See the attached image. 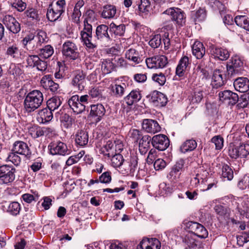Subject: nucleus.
Wrapping results in <instances>:
<instances>
[{"mask_svg": "<svg viewBox=\"0 0 249 249\" xmlns=\"http://www.w3.org/2000/svg\"><path fill=\"white\" fill-rule=\"evenodd\" d=\"M61 125L66 128H68L72 125V119L67 114H64L60 117Z\"/></svg>", "mask_w": 249, "mask_h": 249, "instance_id": "4d7b16f0", "label": "nucleus"}, {"mask_svg": "<svg viewBox=\"0 0 249 249\" xmlns=\"http://www.w3.org/2000/svg\"><path fill=\"white\" fill-rule=\"evenodd\" d=\"M106 113V109L101 104L91 105L89 117L95 123L99 122L103 118Z\"/></svg>", "mask_w": 249, "mask_h": 249, "instance_id": "f8f14e48", "label": "nucleus"}, {"mask_svg": "<svg viewBox=\"0 0 249 249\" xmlns=\"http://www.w3.org/2000/svg\"><path fill=\"white\" fill-rule=\"evenodd\" d=\"M62 53L67 57L76 60L79 57L78 47L76 44L70 40L65 41L62 46Z\"/></svg>", "mask_w": 249, "mask_h": 249, "instance_id": "6e6552de", "label": "nucleus"}, {"mask_svg": "<svg viewBox=\"0 0 249 249\" xmlns=\"http://www.w3.org/2000/svg\"><path fill=\"white\" fill-rule=\"evenodd\" d=\"M99 180L101 183H108L111 180V173L109 171L104 172L99 178Z\"/></svg>", "mask_w": 249, "mask_h": 249, "instance_id": "774afa93", "label": "nucleus"}, {"mask_svg": "<svg viewBox=\"0 0 249 249\" xmlns=\"http://www.w3.org/2000/svg\"><path fill=\"white\" fill-rule=\"evenodd\" d=\"M109 26L105 24H101L97 26L95 32V37L100 42L109 43L112 38L109 36L108 31Z\"/></svg>", "mask_w": 249, "mask_h": 249, "instance_id": "4468645a", "label": "nucleus"}, {"mask_svg": "<svg viewBox=\"0 0 249 249\" xmlns=\"http://www.w3.org/2000/svg\"><path fill=\"white\" fill-rule=\"evenodd\" d=\"M151 144L155 149L163 151L169 146V140L165 135H156L151 139Z\"/></svg>", "mask_w": 249, "mask_h": 249, "instance_id": "9b49d317", "label": "nucleus"}, {"mask_svg": "<svg viewBox=\"0 0 249 249\" xmlns=\"http://www.w3.org/2000/svg\"><path fill=\"white\" fill-rule=\"evenodd\" d=\"M185 224L186 227L191 232V234H194L196 235L197 237L202 238V235L200 234L202 231V225L193 221L187 222Z\"/></svg>", "mask_w": 249, "mask_h": 249, "instance_id": "c756f323", "label": "nucleus"}, {"mask_svg": "<svg viewBox=\"0 0 249 249\" xmlns=\"http://www.w3.org/2000/svg\"><path fill=\"white\" fill-rule=\"evenodd\" d=\"M5 54L8 57L17 60L20 58L21 52L18 45L14 44L7 47Z\"/></svg>", "mask_w": 249, "mask_h": 249, "instance_id": "2f4dec72", "label": "nucleus"}, {"mask_svg": "<svg viewBox=\"0 0 249 249\" xmlns=\"http://www.w3.org/2000/svg\"><path fill=\"white\" fill-rule=\"evenodd\" d=\"M143 130L147 133L155 134L160 130V126L158 123L152 119H144L142 123Z\"/></svg>", "mask_w": 249, "mask_h": 249, "instance_id": "4be33fe9", "label": "nucleus"}, {"mask_svg": "<svg viewBox=\"0 0 249 249\" xmlns=\"http://www.w3.org/2000/svg\"><path fill=\"white\" fill-rule=\"evenodd\" d=\"M139 10L141 13H146L149 11L150 2L149 0H141L138 3Z\"/></svg>", "mask_w": 249, "mask_h": 249, "instance_id": "69168bd1", "label": "nucleus"}, {"mask_svg": "<svg viewBox=\"0 0 249 249\" xmlns=\"http://www.w3.org/2000/svg\"><path fill=\"white\" fill-rule=\"evenodd\" d=\"M113 145L114 144L112 142L108 141L107 144L101 148V153L107 157H111L113 154Z\"/></svg>", "mask_w": 249, "mask_h": 249, "instance_id": "8fccbe9b", "label": "nucleus"}, {"mask_svg": "<svg viewBox=\"0 0 249 249\" xmlns=\"http://www.w3.org/2000/svg\"><path fill=\"white\" fill-rule=\"evenodd\" d=\"M84 154L85 151H81L77 155L71 156L66 161V164L68 166H71L74 163L77 162L84 155Z\"/></svg>", "mask_w": 249, "mask_h": 249, "instance_id": "13d9d810", "label": "nucleus"}, {"mask_svg": "<svg viewBox=\"0 0 249 249\" xmlns=\"http://www.w3.org/2000/svg\"><path fill=\"white\" fill-rule=\"evenodd\" d=\"M127 85L124 82H118L111 84L108 89L110 90L111 94L116 98L122 97L127 87Z\"/></svg>", "mask_w": 249, "mask_h": 249, "instance_id": "412c9836", "label": "nucleus"}, {"mask_svg": "<svg viewBox=\"0 0 249 249\" xmlns=\"http://www.w3.org/2000/svg\"><path fill=\"white\" fill-rule=\"evenodd\" d=\"M12 151L28 158L31 155V151L28 144L21 141H17L14 143Z\"/></svg>", "mask_w": 249, "mask_h": 249, "instance_id": "6ab92c4d", "label": "nucleus"}, {"mask_svg": "<svg viewBox=\"0 0 249 249\" xmlns=\"http://www.w3.org/2000/svg\"><path fill=\"white\" fill-rule=\"evenodd\" d=\"M211 142L215 145L216 150H221L223 147L224 139L220 135H217L213 137Z\"/></svg>", "mask_w": 249, "mask_h": 249, "instance_id": "bf43d9fd", "label": "nucleus"}, {"mask_svg": "<svg viewBox=\"0 0 249 249\" xmlns=\"http://www.w3.org/2000/svg\"><path fill=\"white\" fill-rule=\"evenodd\" d=\"M50 154L52 155L65 156L70 154L67 145L61 142L51 143L49 146Z\"/></svg>", "mask_w": 249, "mask_h": 249, "instance_id": "ddd939ff", "label": "nucleus"}, {"mask_svg": "<svg viewBox=\"0 0 249 249\" xmlns=\"http://www.w3.org/2000/svg\"><path fill=\"white\" fill-rule=\"evenodd\" d=\"M223 75V71L220 70H216L213 72L211 85L215 89L220 88L225 84L226 79Z\"/></svg>", "mask_w": 249, "mask_h": 249, "instance_id": "5701e85b", "label": "nucleus"}, {"mask_svg": "<svg viewBox=\"0 0 249 249\" xmlns=\"http://www.w3.org/2000/svg\"><path fill=\"white\" fill-rule=\"evenodd\" d=\"M45 129L38 125H33L29 128V133L34 138H37L43 136V132Z\"/></svg>", "mask_w": 249, "mask_h": 249, "instance_id": "de8ad7c7", "label": "nucleus"}, {"mask_svg": "<svg viewBox=\"0 0 249 249\" xmlns=\"http://www.w3.org/2000/svg\"><path fill=\"white\" fill-rule=\"evenodd\" d=\"M159 190L162 196H167L171 194L173 192V188L169 184L162 182L159 185Z\"/></svg>", "mask_w": 249, "mask_h": 249, "instance_id": "6e6d98bb", "label": "nucleus"}, {"mask_svg": "<svg viewBox=\"0 0 249 249\" xmlns=\"http://www.w3.org/2000/svg\"><path fill=\"white\" fill-rule=\"evenodd\" d=\"M222 176L228 180H231L233 178L232 169L227 164H224L222 168Z\"/></svg>", "mask_w": 249, "mask_h": 249, "instance_id": "09e8293b", "label": "nucleus"}, {"mask_svg": "<svg viewBox=\"0 0 249 249\" xmlns=\"http://www.w3.org/2000/svg\"><path fill=\"white\" fill-rule=\"evenodd\" d=\"M151 101L154 106L157 107H162L166 105L168 100L164 94L156 91L153 93L151 97Z\"/></svg>", "mask_w": 249, "mask_h": 249, "instance_id": "b1692460", "label": "nucleus"}, {"mask_svg": "<svg viewBox=\"0 0 249 249\" xmlns=\"http://www.w3.org/2000/svg\"><path fill=\"white\" fill-rule=\"evenodd\" d=\"M145 63L149 69H160L165 67L168 61L165 55H159L147 58Z\"/></svg>", "mask_w": 249, "mask_h": 249, "instance_id": "1a4fd4ad", "label": "nucleus"}, {"mask_svg": "<svg viewBox=\"0 0 249 249\" xmlns=\"http://www.w3.org/2000/svg\"><path fill=\"white\" fill-rule=\"evenodd\" d=\"M86 16L84 20V27L81 32V38L87 49L89 52H93L97 47V45L92 41V28L91 23L96 19V15L93 10L89 9L86 11Z\"/></svg>", "mask_w": 249, "mask_h": 249, "instance_id": "f257e3e1", "label": "nucleus"}, {"mask_svg": "<svg viewBox=\"0 0 249 249\" xmlns=\"http://www.w3.org/2000/svg\"><path fill=\"white\" fill-rule=\"evenodd\" d=\"M151 78L154 82L157 83L160 86L163 85L166 80L164 74L161 72L153 73Z\"/></svg>", "mask_w": 249, "mask_h": 249, "instance_id": "864d4df0", "label": "nucleus"}, {"mask_svg": "<svg viewBox=\"0 0 249 249\" xmlns=\"http://www.w3.org/2000/svg\"><path fill=\"white\" fill-rule=\"evenodd\" d=\"M170 17L172 21L179 26H182L185 23L186 15L181 9L173 7L167 9L163 13Z\"/></svg>", "mask_w": 249, "mask_h": 249, "instance_id": "39448f33", "label": "nucleus"}, {"mask_svg": "<svg viewBox=\"0 0 249 249\" xmlns=\"http://www.w3.org/2000/svg\"><path fill=\"white\" fill-rule=\"evenodd\" d=\"M125 57L135 65L140 64L142 60L139 52L134 48H130L126 50Z\"/></svg>", "mask_w": 249, "mask_h": 249, "instance_id": "393cba45", "label": "nucleus"}, {"mask_svg": "<svg viewBox=\"0 0 249 249\" xmlns=\"http://www.w3.org/2000/svg\"><path fill=\"white\" fill-rule=\"evenodd\" d=\"M213 53L215 57L222 61L227 60L230 56L228 51L222 48H215L213 51Z\"/></svg>", "mask_w": 249, "mask_h": 249, "instance_id": "37998d69", "label": "nucleus"}, {"mask_svg": "<svg viewBox=\"0 0 249 249\" xmlns=\"http://www.w3.org/2000/svg\"><path fill=\"white\" fill-rule=\"evenodd\" d=\"M53 117L52 112L46 107L38 111L36 119L39 123L45 124L51 121Z\"/></svg>", "mask_w": 249, "mask_h": 249, "instance_id": "bb28decb", "label": "nucleus"}, {"mask_svg": "<svg viewBox=\"0 0 249 249\" xmlns=\"http://www.w3.org/2000/svg\"><path fill=\"white\" fill-rule=\"evenodd\" d=\"M229 156L236 159L239 158L249 159V144L242 143L239 146H230L228 150Z\"/></svg>", "mask_w": 249, "mask_h": 249, "instance_id": "423d86ee", "label": "nucleus"}, {"mask_svg": "<svg viewBox=\"0 0 249 249\" xmlns=\"http://www.w3.org/2000/svg\"><path fill=\"white\" fill-rule=\"evenodd\" d=\"M62 101L59 97H53L50 99L47 102V106L48 109L52 112L57 109L61 105Z\"/></svg>", "mask_w": 249, "mask_h": 249, "instance_id": "ea45409f", "label": "nucleus"}, {"mask_svg": "<svg viewBox=\"0 0 249 249\" xmlns=\"http://www.w3.org/2000/svg\"><path fill=\"white\" fill-rule=\"evenodd\" d=\"M243 62L237 55L231 57L227 64V70L229 75L241 73L243 70Z\"/></svg>", "mask_w": 249, "mask_h": 249, "instance_id": "9d476101", "label": "nucleus"}, {"mask_svg": "<svg viewBox=\"0 0 249 249\" xmlns=\"http://www.w3.org/2000/svg\"><path fill=\"white\" fill-rule=\"evenodd\" d=\"M239 103L237 107L238 108H244L247 107L249 103V92L242 95L239 98Z\"/></svg>", "mask_w": 249, "mask_h": 249, "instance_id": "052dcab7", "label": "nucleus"}, {"mask_svg": "<svg viewBox=\"0 0 249 249\" xmlns=\"http://www.w3.org/2000/svg\"><path fill=\"white\" fill-rule=\"evenodd\" d=\"M58 68H56L54 73V77L56 79H60L65 76V67L60 62H58Z\"/></svg>", "mask_w": 249, "mask_h": 249, "instance_id": "338daca9", "label": "nucleus"}, {"mask_svg": "<svg viewBox=\"0 0 249 249\" xmlns=\"http://www.w3.org/2000/svg\"><path fill=\"white\" fill-rule=\"evenodd\" d=\"M116 8L112 5H106L103 8L101 17L106 19H111L115 17L116 14Z\"/></svg>", "mask_w": 249, "mask_h": 249, "instance_id": "72a5a7b5", "label": "nucleus"}, {"mask_svg": "<svg viewBox=\"0 0 249 249\" xmlns=\"http://www.w3.org/2000/svg\"><path fill=\"white\" fill-rule=\"evenodd\" d=\"M47 41V36L46 33L43 31H39L37 35L35 36V42L36 43V48Z\"/></svg>", "mask_w": 249, "mask_h": 249, "instance_id": "3c124183", "label": "nucleus"}, {"mask_svg": "<svg viewBox=\"0 0 249 249\" xmlns=\"http://www.w3.org/2000/svg\"><path fill=\"white\" fill-rule=\"evenodd\" d=\"M7 161H10L15 166H18L21 162L20 157L14 151L10 152L6 159Z\"/></svg>", "mask_w": 249, "mask_h": 249, "instance_id": "5fc2aeb1", "label": "nucleus"}, {"mask_svg": "<svg viewBox=\"0 0 249 249\" xmlns=\"http://www.w3.org/2000/svg\"><path fill=\"white\" fill-rule=\"evenodd\" d=\"M52 75L47 74L42 77L40 81L41 86L45 89H48L50 87V84L52 83Z\"/></svg>", "mask_w": 249, "mask_h": 249, "instance_id": "e2e57ef3", "label": "nucleus"}, {"mask_svg": "<svg viewBox=\"0 0 249 249\" xmlns=\"http://www.w3.org/2000/svg\"><path fill=\"white\" fill-rule=\"evenodd\" d=\"M151 142V138L148 135L142 137L139 142V149L142 155L145 154L150 147V142Z\"/></svg>", "mask_w": 249, "mask_h": 249, "instance_id": "7c9ffc66", "label": "nucleus"}, {"mask_svg": "<svg viewBox=\"0 0 249 249\" xmlns=\"http://www.w3.org/2000/svg\"><path fill=\"white\" fill-rule=\"evenodd\" d=\"M62 14L53 7V2L51 3L47 8L46 17L48 19L51 21L54 22L59 20Z\"/></svg>", "mask_w": 249, "mask_h": 249, "instance_id": "c85d7f7f", "label": "nucleus"}, {"mask_svg": "<svg viewBox=\"0 0 249 249\" xmlns=\"http://www.w3.org/2000/svg\"><path fill=\"white\" fill-rule=\"evenodd\" d=\"M101 70L105 74H108L111 72L115 66L112 60L110 59H102L101 60Z\"/></svg>", "mask_w": 249, "mask_h": 249, "instance_id": "e433bc0d", "label": "nucleus"}, {"mask_svg": "<svg viewBox=\"0 0 249 249\" xmlns=\"http://www.w3.org/2000/svg\"><path fill=\"white\" fill-rule=\"evenodd\" d=\"M43 95L38 90H33L29 92L24 100V107L26 112L30 113L37 109L42 104Z\"/></svg>", "mask_w": 249, "mask_h": 249, "instance_id": "f03ea898", "label": "nucleus"}, {"mask_svg": "<svg viewBox=\"0 0 249 249\" xmlns=\"http://www.w3.org/2000/svg\"><path fill=\"white\" fill-rule=\"evenodd\" d=\"M141 98L140 92L138 90H133L124 97V101L127 105L131 106L140 101Z\"/></svg>", "mask_w": 249, "mask_h": 249, "instance_id": "473e14b6", "label": "nucleus"}, {"mask_svg": "<svg viewBox=\"0 0 249 249\" xmlns=\"http://www.w3.org/2000/svg\"><path fill=\"white\" fill-rule=\"evenodd\" d=\"M196 237H197V235L194 234H188L185 236L183 242L189 248H194L197 245Z\"/></svg>", "mask_w": 249, "mask_h": 249, "instance_id": "c03bdc74", "label": "nucleus"}, {"mask_svg": "<svg viewBox=\"0 0 249 249\" xmlns=\"http://www.w3.org/2000/svg\"><path fill=\"white\" fill-rule=\"evenodd\" d=\"M89 96L88 95L72 96L68 101V104L76 114H80L85 110V105L88 103Z\"/></svg>", "mask_w": 249, "mask_h": 249, "instance_id": "20e7f679", "label": "nucleus"}, {"mask_svg": "<svg viewBox=\"0 0 249 249\" xmlns=\"http://www.w3.org/2000/svg\"><path fill=\"white\" fill-rule=\"evenodd\" d=\"M86 77V73L83 71H75L71 80V86L79 91L83 90L87 85Z\"/></svg>", "mask_w": 249, "mask_h": 249, "instance_id": "0eeeda50", "label": "nucleus"}, {"mask_svg": "<svg viewBox=\"0 0 249 249\" xmlns=\"http://www.w3.org/2000/svg\"><path fill=\"white\" fill-rule=\"evenodd\" d=\"M192 53L193 55L198 60L196 63V70L202 72V69L201 68V60L202 58V43L199 41H196L192 47Z\"/></svg>", "mask_w": 249, "mask_h": 249, "instance_id": "a211bd4d", "label": "nucleus"}, {"mask_svg": "<svg viewBox=\"0 0 249 249\" xmlns=\"http://www.w3.org/2000/svg\"><path fill=\"white\" fill-rule=\"evenodd\" d=\"M184 160L181 159L178 160L173 167L169 173V176L171 177V178L173 180H176L179 178L181 174V171L184 166Z\"/></svg>", "mask_w": 249, "mask_h": 249, "instance_id": "cd10ccee", "label": "nucleus"}, {"mask_svg": "<svg viewBox=\"0 0 249 249\" xmlns=\"http://www.w3.org/2000/svg\"><path fill=\"white\" fill-rule=\"evenodd\" d=\"M111 165L114 168H123L124 163V159L123 156L120 154H116L111 156Z\"/></svg>", "mask_w": 249, "mask_h": 249, "instance_id": "49530a36", "label": "nucleus"}, {"mask_svg": "<svg viewBox=\"0 0 249 249\" xmlns=\"http://www.w3.org/2000/svg\"><path fill=\"white\" fill-rule=\"evenodd\" d=\"M109 31L115 36H124L125 31V25L124 24L117 25L111 22L109 25Z\"/></svg>", "mask_w": 249, "mask_h": 249, "instance_id": "f704fd0d", "label": "nucleus"}, {"mask_svg": "<svg viewBox=\"0 0 249 249\" xmlns=\"http://www.w3.org/2000/svg\"><path fill=\"white\" fill-rule=\"evenodd\" d=\"M11 4L12 7L15 8L19 12L23 11L26 7V4L22 0H14L13 1H11Z\"/></svg>", "mask_w": 249, "mask_h": 249, "instance_id": "680f3d73", "label": "nucleus"}, {"mask_svg": "<svg viewBox=\"0 0 249 249\" xmlns=\"http://www.w3.org/2000/svg\"><path fill=\"white\" fill-rule=\"evenodd\" d=\"M233 86L237 91L247 92L249 89V80L246 77H239L234 80Z\"/></svg>", "mask_w": 249, "mask_h": 249, "instance_id": "a878e982", "label": "nucleus"}, {"mask_svg": "<svg viewBox=\"0 0 249 249\" xmlns=\"http://www.w3.org/2000/svg\"><path fill=\"white\" fill-rule=\"evenodd\" d=\"M16 168L10 165L0 166V186L11 185L16 179Z\"/></svg>", "mask_w": 249, "mask_h": 249, "instance_id": "7ed1b4c3", "label": "nucleus"}, {"mask_svg": "<svg viewBox=\"0 0 249 249\" xmlns=\"http://www.w3.org/2000/svg\"><path fill=\"white\" fill-rule=\"evenodd\" d=\"M89 141V136L88 133L84 130H80L77 132L75 135L76 143L81 146L86 145Z\"/></svg>", "mask_w": 249, "mask_h": 249, "instance_id": "c9c22d12", "label": "nucleus"}, {"mask_svg": "<svg viewBox=\"0 0 249 249\" xmlns=\"http://www.w3.org/2000/svg\"><path fill=\"white\" fill-rule=\"evenodd\" d=\"M218 95L220 101L231 106L236 104L239 100L238 95L230 90L221 91Z\"/></svg>", "mask_w": 249, "mask_h": 249, "instance_id": "dca6fc26", "label": "nucleus"}, {"mask_svg": "<svg viewBox=\"0 0 249 249\" xmlns=\"http://www.w3.org/2000/svg\"><path fill=\"white\" fill-rule=\"evenodd\" d=\"M2 21L6 28L13 34H17L20 31V24L12 16L5 15Z\"/></svg>", "mask_w": 249, "mask_h": 249, "instance_id": "2eb2a0df", "label": "nucleus"}, {"mask_svg": "<svg viewBox=\"0 0 249 249\" xmlns=\"http://www.w3.org/2000/svg\"><path fill=\"white\" fill-rule=\"evenodd\" d=\"M237 186L241 190H246L249 188V177L244 176L241 178L237 184Z\"/></svg>", "mask_w": 249, "mask_h": 249, "instance_id": "0e129e2a", "label": "nucleus"}, {"mask_svg": "<svg viewBox=\"0 0 249 249\" xmlns=\"http://www.w3.org/2000/svg\"><path fill=\"white\" fill-rule=\"evenodd\" d=\"M197 146V143L193 139L185 141L180 146V150L182 153H185L194 150Z\"/></svg>", "mask_w": 249, "mask_h": 249, "instance_id": "58836bf2", "label": "nucleus"}, {"mask_svg": "<svg viewBox=\"0 0 249 249\" xmlns=\"http://www.w3.org/2000/svg\"><path fill=\"white\" fill-rule=\"evenodd\" d=\"M138 157L132 155L129 159L124 161L122 168L124 170V173L134 176L138 169Z\"/></svg>", "mask_w": 249, "mask_h": 249, "instance_id": "f3484780", "label": "nucleus"}, {"mask_svg": "<svg viewBox=\"0 0 249 249\" xmlns=\"http://www.w3.org/2000/svg\"><path fill=\"white\" fill-rule=\"evenodd\" d=\"M54 50L50 45H47L39 49L38 55L40 57L47 59L50 57L53 53Z\"/></svg>", "mask_w": 249, "mask_h": 249, "instance_id": "a19ab883", "label": "nucleus"}, {"mask_svg": "<svg viewBox=\"0 0 249 249\" xmlns=\"http://www.w3.org/2000/svg\"><path fill=\"white\" fill-rule=\"evenodd\" d=\"M21 210L20 204L17 201L11 202L8 207L7 212L13 215H17Z\"/></svg>", "mask_w": 249, "mask_h": 249, "instance_id": "a18cd8bd", "label": "nucleus"}, {"mask_svg": "<svg viewBox=\"0 0 249 249\" xmlns=\"http://www.w3.org/2000/svg\"><path fill=\"white\" fill-rule=\"evenodd\" d=\"M24 47L28 50H34L36 49L35 46V36L30 34L26 36L22 41Z\"/></svg>", "mask_w": 249, "mask_h": 249, "instance_id": "79ce46f5", "label": "nucleus"}, {"mask_svg": "<svg viewBox=\"0 0 249 249\" xmlns=\"http://www.w3.org/2000/svg\"><path fill=\"white\" fill-rule=\"evenodd\" d=\"M236 24L249 31V18L247 16H237L234 18Z\"/></svg>", "mask_w": 249, "mask_h": 249, "instance_id": "4c0bfd02", "label": "nucleus"}, {"mask_svg": "<svg viewBox=\"0 0 249 249\" xmlns=\"http://www.w3.org/2000/svg\"><path fill=\"white\" fill-rule=\"evenodd\" d=\"M161 43V37L160 35L157 34L151 36L149 41V45L153 48H158Z\"/></svg>", "mask_w": 249, "mask_h": 249, "instance_id": "603ef678", "label": "nucleus"}, {"mask_svg": "<svg viewBox=\"0 0 249 249\" xmlns=\"http://www.w3.org/2000/svg\"><path fill=\"white\" fill-rule=\"evenodd\" d=\"M160 242L156 238H143L137 246V249H160Z\"/></svg>", "mask_w": 249, "mask_h": 249, "instance_id": "aec40b11", "label": "nucleus"}]
</instances>
